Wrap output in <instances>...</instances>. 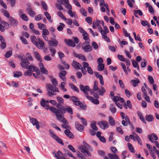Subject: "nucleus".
<instances>
[{
  "label": "nucleus",
  "mask_w": 159,
  "mask_h": 159,
  "mask_svg": "<svg viewBox=\"0 0 159 159\" xmlns=\"http://www.w3.org/2000/svg\"><path fill=\"white\" fill-rule=\"evenodd\" d=\"M44 14L47 19L49 20V21L50 22H52V20L51 19V17L50 14L47 11L45 12Z\"/></svg>",
  "instance_id": "34"
},
{
  "label": "nucleus",
  "mask_w": 159,
  "mask_h": 159,
  "mask_svg": "<svg viewBox=\"0 0 159 159\" xmlns=\"http://www.w3.org/2000/svg\"><path fill=\"white\" fill-rule=\"evenodd\" d=\"M26 10L28 12V14L32 17H34L36 15L35 12L33 11L32 8L31 7H28L26 8Z\"/></svg>",
  "instance_id": "17"
},
{
  "label": "nucleus",
  "mask_w": 159,
  "mask_h": 159,
  "mask_svg": "<svg viewBox=\"0 0 159 159\" xmlns=\"http://www.w3.org/2000/svg\"><path fill=\"white\" fill-rule=\"evenodd\" d=\"M86 97L94 104L98 105L99 103V101L97 99H94L91 96L86 95Z\"/></svg>",
  "instance_id": "13"
},
{
  "label": "nucleus",
  "mask_w": 159,
  "mask_h": 159,
  "mask_svg": "<svg viewBox=\"0 0 159 159\" xmlns=\"http://www.w3.org/2000/svg\"><path fill=\"white\" fill-rule=\"evenodd\" d=\"M69 86L71 87V88L74 91H76L77 92H79V90L78 88L76 87L75 85L73 84L72 83H70L69 84Z\"/></svg>",
  "instance_id": "32"
},
{
  "label": "nucleus",
  "mask_w": 159,
  "mask_h": 159,
  "mask_svg": "<svg viewBox=\"0 0 159 159\" xmlns=\"http://www.w3.org/2000/svg\"><path fill=\"white\" fill-rule=\"evenodd\" d=\"M85 20L89 24H91L92 23V19L91 17H86L85 18Z\"/></svg>",
  "instance_id": "63"
},
{
  "label": "nucleus",
  "mask_w": 159,
  "mask_h": 159,
  "mask_svg": "<svg viewBox=\"0 0 159 159\" xmlns=\"http://www.w3.org/2000/svg\"><path fill=\"white\" fill-rule=\"evenodd\" d=\"M48 104V101H46L43 98L41 99L40 102L41 105L46 109H49L52 112L56 114L57 119L59 120V118L62 116V114L66 113L65 108L61 105V103H58L57 104L56 107L58 109L53 107H50Z\"/></svg>",
  "instance_id": "1"
},
{
  "label": "nucleus",
  "mask_w": 159,
  "mask_h": 159,
  "mask_svg": "<svg viewBox=\"0 0 159 159\" xmlns=\"http://www.w3.org/2000/svg\"><path fill=\"white\" fill-rule=\"evenodd\" d=\"M39 67L41 73L46 75L48 74V70L44 67V66L42 63H39Z\"/></svg>",
  "instance_id": "12"
},
{
  "label": "nucleus",
  "mask_w": 159,
  "mask_h": 159,
  "mask_svg": "<svg viewBox=\"0 0 159 159\" xmlns=\"http://www.w3.org/2000/svg\"><path fill=\"white\" fill-rule=\"evenodd\" d=\"M82 49L85 52H91L92 50V47L89 45H85L81 47Z\"/></svg>",
  "instance_id": "14"
},
{
  "label": "nucleus",
  "mask_w": 159,
  "mask_h": 159,
  "mask_svg": "<svg viewBox=\"0 0 159 159\" xmlns=\"http://www.w3.org/2000/svg\"><path fill=\"white\" fill-rule=\"evenodd\" d=\"M58 43V41L56 39H54L49 41L48 44L50 46L55 47L57 46Z\"/></svg>",
  "instance_id": "18"
},
{
  "label": "nucleus",
  "mask_w": 159,
  "mask_h": 159,
  "mask_svg": "<svg viewBox=\"0 0 159 159\" xmlns=\"http://www.w3.org/2000/svg\"><path fill=\"white\" fill-rule=\"evenodd\" d=\"M20 17L21 18V19L25 21H28L29 20V19L26 16V14H24L20 16Z\"/></svg>",
  "instance_id": "42"
},
{
  "label": "nucleus",
  "mask_w": 159,
  "mask_h": 159,
  "mask_svg": "<svg viewBox=\"0 0 159 159\" xmlns=\"http://www.w3.org/2000/svg\"><path fill=\"white\" fill-rule=\"evenodd\" d=\"M35 45L38 49H42L43 48L45 47V43L43 41L38 42Z\"/></svg>",
  "instance_id": "15"
},
{
  "label": "nucleus",
  "mask_w": 159,
  "mask_h": 159,
  "mask_svg": "<svg viewBox=\"0 0 159 159\" xmlns=\"http://www.w3.org/2000/svg\"><path fill=\"white\" fill-rule=\"evenodd\" d=\"M83 144L85 146V148L88 149H89L91 151V150L92 149V148L91 146L90 145H89L87 143L85 142H83Z\"/></svg>",
  "instance_id": "56"
},
{
  "label": "nucleus",
  "mask_w": 159,
  "mask_h": 159,
  "mask_svg": "<svg viewBox=\"0 0 159 159\" xmlns=\"http://www.w3.org/2000/svg\"><path fill=\"white\" fill-rule=\"evenodd\" d=\"M57 99L59 103H62V104L63 103L64 99L58 96L57 97Z\"/></svg>",
  "instance_id": "59"
},
{
  "label": "nucleus",
  "mask_w": 159,
  "mask_h": 159,
  "mask_svg": "<svg viewBox=\"0 0 159 159\" xmlns=\"http://www.w3.org/2000/svg\"><path fill=\"white\" fill-rule=\"evenodd\" d=\"M26 58L25 59H27L28 60L33 61V59L30 55L29 53H27L26 54Z\"/></svg>",
  "instance_id": "57"
},
{
  "label": "nucleus",
  "mask_w": 159,
  "mask_h": 159,
  "mask_svg": "<svg viewBox=\"0 0 159 159\" xmlns=\"http://www.w3.org/2000/svg\"><path fill=\"white\" fill-rule=\"evenodd\" d=\"M68 13L71 17H74L75 18L77 19L78 16L75 11L72 12L71 9H70L68 11Z\"/></svg>",
  "instance_id": "25"
},
{
  "label": "nucleus",
  "mask_w": 159,
  "mask_h": 159,
  "mask_svg": "<svg viewBox=\"0 0 159 159\" xmlns=\"http://www.w3.org/2000/svg\"><path fill=\"white\" fill-rule=\"evenodd\" d=\"M49 131L51 134V136L57 142L62 145H64V143L62 140L58 136L54 134L53 132L51 129L49 130Z\"/></svg>",
  "instance_id": "4"
},
{
  "label": "nucleus",
  "mask_w": 159,
  "mask_h": 159,
  "mask_svg": "<svg viewBox=\"0 0 159 159\" xmlns=\"http://www.w3.org/2000/svg\"><path fill=\"white\" fill-rule=\"evenodd\" d=\"M65 25L64 24L61 23L59 26L57 27V30L59 31H62L63 28L65 27Z\"/></svg>",
  "instance_id": "38"
},
{
  "label": "nucleus",
  "mask_w": 159,
  "mask_h": 159,
  "mask_svg": "<svg viewBox=\"0 0 159 159\" xmlns=\"http://www.w3.org/2000/svg\"><path fill=\"white\" fill-rule=\"evenodd\" d=\"M127 106L130 108H132V106L131 104V102L129 100H127L126 102V104H125V105L124 106V107L126 109H127Z\"/></svg>",
  "instance_id": "46"
},
{
  "label": "nucleus",
  "mask_w": 159,
  "mask_h": 159,
  "mask_svg": "<svg viewBox=\"0 0 159 159\" xmlns=\"http://www.w3.org/2000/svg\"><path fill=\"white\" fill-rule=\"evenodd\" d=\"M32 74V72L30 71L29 70H27L24 73V75L25 76H30Z\"/></svg>",
  "instance_id": "60"
},
{
  "label": "nucleus",
  "mask_w": 159,
  "mask_h": 159,
  "mask_svg": "<svg viewBox=\"0 0 159 159\" xmlns=\"http://www.w3.org/2000/svg\"><path fill=\"white\" fill-rule=\"evenodd\" d=\"M49 49L51 53V56L52 57L54 56L56 53V49L53 47H50L49 48Z\"/></svg>",
  "instance_id": "44"
},
{
  "label": "nucleus",
  "mask_w": 159,
  "mask_h": 159,
  "mask_svg": "<svg viewBox=\"0 0 159 159\" xmlns=\"http://www.w3.org/2000/svg\"><path fill=\"white\" fill-rule=\"evenodd\" d=\"M101 89H98V93L99 95H103L105 92V90L104 88L102 87H101Z\"/></svg>",
  "instance_id": "43"
},
{
  "label": "nucleus",
  "mask_w": 159,
  "mask_h": 159,
  "mask_svg": "<svg viewBox=\"0 0 159 159\" xmlns=\"http://www.w3.org/2000/svg\"><path fill=\"white\" fill-rule=\"evenodd\" d=\"M32 72L36 71L37 69L39 70V68L34 66L30 65L28 66V68Z\"/></svg>",
  "instance_id": "28"
},
{
  "label": "nucleus",
  "mask_w": 159,
  "mask_h": 159,
  "mask_svg": "<svg viewBox=\"0 0 159 159\" xmlns=\"http://www.w3.org/2000/svg\"><path fill=\"white\" fill-rule=\"evenodd\" d=\"M43 15L41 14H39L37 15L35 17V19L37 21H39L41 20L43 18Z\"/></svg>",
  "instance_id": "47"
},
{
  "label": "nucleus",
  "mask_w": 159,
  "mask_h": 159,
  "mask_svg": "<svg viewBox=\"0 0 159 159\" xmlns=\"http://www.w3.org/2000/svg\"><path fill=\"white\" fill-rule=\"evenodd\" d=\"M31 40L32 42L35 45L38 42L37 38L34 36H31Z\"/></svg>",
  "instance_id": "41"
},
{
  "label": "nucleus",
  "mask_w": 159,
  "mask_h": 159,
  "mask_svg": "<svg viewBox=\"0 0 159 159\" xmlns=\"http://www.w3.org/2000/svg\"><path fill=\"white\" fill-rule=\"evenodd\" d=\"M58 16L61 18L63 20H66V18L63 15L62 13L61 12H58L57 13Z\"/></svg>",
  "instance_id": "55"
},
{
  "label": "nucleus",
  "mask_w": 159,
  "mask_h": 159,
  "mask_svg": "<svg viewBox=\"0 0 159 159\" xmlns=\"http://www.w3.org/2000/svg\"><path fill=\"white\" fill-rule=\"evenodd\" d=\"M64 133L66 135L70 138L73 139L74 136L69 130V129H66L64 131Z\"/></svg>",
  "instance_id": "20"
},
{
  "label": "nucleus",
  "mask_w": 159,
  "mask_h": 159,
  "mask_svg": "<svg viewBox=\"0 0 159 159\" xmlns=\"http://www.w3.org/2000/svg\"><path fill=\"white\" fill-rule=\"evenodd\" d=\"M80 12L83 16H87V11L84 8H81L80 9Z\"/></svg>",
  "instance_id": "53"
},
{
  "label": "nucleus",
  "mask_w": 159,
  "mask_h": 159,
  "mask_svg": "<svg viewBox=\"0 0 159 159\" xmlns=\"http://www.w3.org/2000/svg\"><path fill=\"white\" fill-rule=\"evenodd\" d=\"M91 128L95 131H97L98 130V128L96 125V123L93 122L91 124Z\"/></svg>",
  "instance_id": "51"
},
{
  "label": "nucleus",
  "mask_w": 159,
  "mask_h": 159,
  "mask_svg": "<svg viewBox=\"0 0 159 159\" xmlns=\"http://www.w3.org/2000/svg\"><path fill=\"white\" fill-rule=\"evenodd\" d=\"M68 13L71 17H74L75 18L77 19L78 16L75 11L72 12L71 9H70L68 11Z\"/></svg>",
  "instance_id": "24"
},
{
  "label": "nucleus",
  "mask_w": 159,
  "mask_h": 159,
  "mask_svg": "<svg viewBox=\"0 0 159 159\" xmlns=\"http://www.w3.org/2000/svg\"><path fill=\"white\" fill-rule=\"evenodd\" d=\"M92 45L93 48L95 49H97L98 48V44L95 42L93 41L92 43Z\"/></svg>",
  "instance_id": "54"
},
{
  "label": "nucleus",
  "mask_w": 159,
  "mask_h": 159,
  "mask_svg": "<svg viewBox=\"0 0 159 159\" xmlns=\"http://www.w3.org/2000/svg\"><path fill=\"white\" fill-rule=\"evenodd\" d=\"M106 34H103L102 35V36L103 39L107 42H110L111 40L110 38L107 36Z\"/></svg>",
  "instance_id": "50"
},
{
  "label": "nucleus",
  "mask_w": 159,
  "mask_h": 159,
  "mask_svg": "<svg viewBox=\"0 0 159 159\" xmlns=\"http://www.w3.org/2000/svg\"><path fill=\"white\" fill-rule=\"evenodd\" d=\"M48 91L49 93L50 94V95H56V93H54L55 92H59V91L58 89L55 86H53L52 84H48Z\"/></svg>",
  "instance_id": "2"
},
{
  "label": "nucleus",
  "mask_w": 159,
  "mask_h": 159,
  "mask_svg": "<svg viewBox=\"0 0 159 159\" xmlns=\"http://www.w3.org/2000/svg\"><path fill=\"white\" fill-rule=\"evenodd\" d=\"M66 111L68 113L70 114H73V110L72 108L70 106H68L65 108Z\"/></svg>",
  "instance_id": "40"
},
{
  "label": "nucleus",
  "mask_w": 159,
  "mask_h": 159,
  "mask_svg": "<svg viewBox=\"0 0 159 159\" xmlns=\"http://www.w3.org/2000/svg\"><path fill=\"white\" fill-rule=\"evenodd\" d=\"M77 156L79 158H81L82 159H87L86 157L83 154L80 153H79L77 154Z\"/></svg>",
  "instance_id": "64"
},
{
  "label": "nucleus",
  "mask_w": 159,
  "mask_h": 159,
  "mask_svg": "<svg viewBox=\"0 0 159 159\" xmlns=\"http://www.w3.org/2000/svg\"><path fill=\"white\" fill-rule=\"evenodd\" d=\"M80 31L82 34L83 39L85 40L87 44H89V39L88 37V34L81 27H79Z\"/></svg>",
  "instance_id": "3"
},
{
  "label": "nucleus",
  "mask_w": 159,
  "mask_h": 159,
  "mask_svg": "<svg viewBox=\"0 0 159 159\" xmlns=\"http://www.w3.org/2000/svg\"><path fill=\"white\" fill-rule=\"evenodd\" d=\"M109 122L111 126H114L115 125V122L111 116H109L108 118Z\"/></svg>",
  "instance_id": "30"
},
{
  "label": "nucleus",
  "mask_w": 159,
  "mask_h": 159,
  "mask_svg": "<svg viewBox=\"0 0 159 159\" xmlns=\"http://www.w3.org/2000/svg\"><path fill=\"white\" fill-rule=\"evenodd\" d=\"M21 59L22 61L20 63L21 66L23 68L27 69L30 63L29 61L27 59L23 57H21Z\"/></svg>",
  "instance_id": "5"
},
{
  "label": "nucleus",
  "mask_w": 159,
  "mask_h": 159,
  "mask_svg": "<svg viewBox=\"0 0 159 159\" xmlns=\"http://www.w3.org/2000/svg\"><path fill=\"white\" fill-rule=\"evenodd\" d=\"M122 126L120 125L119 127H116V129L117 132L121 134H123V132L121 128Z\"/></svg>",
  "instance_id": "48"
},
{
  "label": "nucleus",
  "mask_w": 159,
  "mask_h": 159,
  "mask_svg": "<svg viewBox=\"0 0 159 159\" xmlns=\"http://www.w3.org/2000/svg\"><path fill=\"white\" fill-rule=\"evenodd\" d=\"M140 82V81L138 78H137L136 80H132L131 81V83L134 87H136Z\"/></svg>",
  "instance_id": "23"
},
{
  "label": "nucleus",
  "mask_w": 159,
  "mask_h": 159,
  "mask_svg": "<svg viewBox=\"0 0 159 159\" xmlns=\"http://www.w3.org/2000/svg\"><path fill=\"white\" fill-rule=\"evenodd\" d=\"M81 152L84 153V155L86 157H89L91 156L90 153L87 151L86 149L83 148H82L81 149Z\"/></svg>",
  "instance_id": "26"
},
{
  "label": "nucleus",
  "mask_w": 159,
  "mask_h": 159,
  "mask_svg": "<svg viewBox=\"0 0 159 159\" xmlns=\"http://www.w3.org/2000/svg\"><path fill=\"white\" fill-rule=\"evenodd\" d=\"M104 68V65L102 63L99 64L98 66V70L99 71H102L103 70Z\"/></svg>",
  "instance_id": "39"
},
{
  "label": "nucleus",
  "mask_w": 159,
  "mask_h": 159,
  "mask_svg": "<svg viewBox=\"0 0 159 159\" xmlns=\"http://www.w3.org/2000/svg\"><path fill=\"white\" fill-rule=\"evenodd\" d=\"M41 3L43 9L45 11H47L48 10V6L46 3L43 1H42Z\"/></svg>",
  "instance_id": "49"
},
{
  "label": "nucleus",
  "mask_w": 159,
  "mask_h": 159,
  "mask_svg": "<svg viewBox=\"0 0 159 159\" xmlns=\"http://www.w3.org/2000/svg\"><path fill=\"white\" fill-rule=\"evenodd\" d=\"M128 148L130 151L134 153V150L132 146V145L130 143H128Z\"/></svg>",
  "instance_id": "45"
},
{
  "label": "nucleus",
  "mask_w": 159,
  "mask_h": 159,
  "mask_svg": "<svg viewBox=\"0 0 159 159\" xmlns=\"http://www.w3.org/2000/svg\"><path fill=\"white\" fill-rule=\"evenodd\" d=\"M145 118L146 120L149 122L152 121L154 120V117L152 115H147Z\"/></svg>",
  "instance_id": "29"
},
{
  "label": "nucleus",
  "mask_w": 159,
  "mask_h": 159,
  "mask_svg": "<svg viewBox=\"0 0 159 159\" xmlns=\"http://www.w3.org/2000/svg\"><path fill=\"white\" fill-rule=\"evenodd\" d=\"M35 72L36 74L33 73L32 74L33 76L36 78H39V76L40 75L39 70L37 69Z\"/></svg>",
  "instance_id": "58"
},
{
  "label": "nucleus",
  "mask_w": 159,
  "mask_h": 159,
  "mask_svg": "<svg viewBox=\"0 0 159 159\" xmlns=\"http://www.w3.org/2000/svg\"><path fill=\"white\" fill-rule=\"evenodd\" d=\"M67 74L66 71L63 70L60 72L59 74V77L63 80L65 81L66 79V75Z\"/></svg>",
  "instance_id": "16"
},
{
  "label": "nucleus",
  "mask_w": 159,
  "mask_h": 159,
  "mask_svg": "<svg viewBox=\"0 0 159 159\" xmlns=\"http://www.w3.org/2000/svg\"><path fill=\"white\" fill-rule=\"evenodd\" d=\"M20 39L22 43L25 44H28L29 43L27 40L22 36L20 37Z\"/></svg>",
  "instance_id": "52"
},
{
  "label": "nucleus",
  "mask_w": 159,
  "mask_h": 159,
  "mask_svg": "<svg viewBox=\"0 0 159 159\" xmlns=\"http://www.w3.org/2000/svg\"><path fill=\"white\" fill-rule=\"evenodd\" d=\"M98 81L97 80H95L94 82V85L93 87V89L94 91H97L98 90Z\"/></svg>",
  "instance_id": "37"
},
{
  "label": "nucleus",
  "mask_w": 159,
  "mask_h": 159,
  "mask_svg": "<svg viewBox=\"0 0 159 159\" xmlns=\"http://www.w3.org/2000/svg\"><path fill=\"white\" fill-rule=\"evenodd\" d=\"M12 55V52L11 51H7L5 54V56L7 58L10 57Z\"/></svg>",
  "instance_id": "62"
},
{
  "label": "nucleus",
  "mask_w": 159,
  "mask_h": 159,
  "mask_svg": "<svg viewBox=\"0 0 159 159\" xmlns=\"http://www.w3.org/2000/svg\"><path fill=\"white\" fill-rule=\"evenodd\" d=\"M79 87L81 91L83 92L86 95L88 96V90H89V87L88 86H84L81 84L80 85Z\"/></svg>",
  "instance_id": "7"
},
{
  "label": "nucleus",
  "mask_w": 159,
  "mask_h": 159,
  "mask_svg": "<svg viewBox=\"0 0 159 159\" xmlns=\"http://www.w3.org/2000/svg\"><path fill=\"white\" fill-rule=\"evenodd\" d=\"M139 14V16H141L143 15V13L142 11L139 10H134V14Z\"/></svg>",
  "instance_id": "61"
},
{
  "label": "nucleus",
  "mask_w": 159,
  "mask_h": 159,
  "mask_svg": "<svg viewBox=\"0 0 159 159\" xmlns=\"http://www.w3.org/2000/svg\"><path fill=\"white\" fill-rule=\"evenodd\" d=\"M108 156L111 159H120L118 156L116 154L113 155L110 153L108 154Z\"/></svg>",
  "instance_id": "31"
},
{
  "label": "nucleus",
  "mask_w": 159,
  "mask_h": 159,
  "mask_svg": "<svg viewBox=\"0 0 159 159\" xmlns=\"http://www.w3.org/2000/svg\"><path fill=\"white\" fill-rule=\"evenodd\" d=\"M137 114L139 119L144 123L146 124V121L143 116L142 113L140 111H139L137 112Z\"/></svg>",
  "instance_id": "22"
},
{
  "label": "nucleus",
  "mask_w": 159,
  "mask_h": 159,
  "mask_svg": "<svg viewBox=\"0 0 159 159\" xmlns=\"http://www.w3.org/2000/svg\"><path fill=\"white\" fill-rule=\"evenodd\" d=\"M110 110L111 111L112 113H115L116 111V109L115 106L112 104L111 105Z\"/></svg>",
  "instance_id": "36"
},
{
  "label": "nucleus",
  "mask_w": 159,
  "mask_h": 159,
  "mask_svg": "<svg viewBox=\"0 0 159 159\" xmlns=\"http://www.w3.org/2000/svg\"><path fill=\"white\" fill-rule=\"evenodd\" d=\"M76 129L79 131L82 132L84 128L83 125H81L79 124L78 122H76L75 124Z\"/></svg>",
  "instance_id": "21"
},
{
  "label": "nucleus",
  "mask_w": 159,
  "mask_h": 159,
  "mask_svg": "<svg viewBox=\"0 0 159 159\" xmlns=\"http://www.w3.org/2000/svg\"><path fill=\"white\" fill-rule=\"evenodd\" d=\"M64 2L66 4V8L70 9H72V8L71 5L69 3V0H64Z\"/></svg>",
  "instance_id": "33"
},
{
  "label": "nucleus",
  "mask_w": 159,
  "mask_h": 159,
  "mask_svg": "<svg viewBox=\"0 0 159 159\" xmlns=\"http://www.w3.org/2000/svg\"><path fill=\"white\" fill-rule=\"evenodd\" d=\"M34 54L35 57L40 62L42 61V59L40 57V55L37 51H35L34 52Z\"/></svg>",
  "instance_id": "27"
},
{
  "label": "nucleus",
  "mask_w": 159,
  "mask_h": 159,
  "mask_svg": "<svg viewBox=\"0 0 159 159\" xmlns=\"http://www.w3.org/2000/svg\"><path fill=\"white\" fill-rule=\"evenodd\" d=\"M63 114H62V116L59 118V120L57 119L58 120H60L61 122L64 123H68L67 121L65 119V118H63Z\"/></svg>",
  "instance_id": "35"
},
{
  "label": "nucleus",
  "mask_w": 159,
  "mask_h": 159,
  "mask_svg": "<svg viewBox=\"0 0 159 159\" xmlns=\"http://www.w3.org/2000/svg\"><path fill=\"white\" fill-rule=\"evenodd\" d=\"M98 125L100 128L103 129H105L108 127V122L105 121H99L98 123Z\"/></svg>",
  "instance_id": "10"
},
{
  "label": "nucleus",
  "mask_w": 159,
  "mask_h": 159,
  "mask_svg": "<svg viewBox=\"0 0 159 159\" xmlns=\"http://www.w3.org/2000/svg\"><path fill=\"white\" fill-rule=\"evenodd\" d=\"M70 100L72 101L74 105L78 106L81 103V102L80 101L79 98L75 96H72L71 97Z\"/></svg>",
  "instance_id": "6"
},
{
  "label": "nucleus",
  "mask_w": 159,
  "mask_h": 159,
  "mask_svg": "<svg viewBox=\"0 0 159 159\" xmlns=\"http://www.w3.org/2000/svg\"><path fill=\"white\" fill-rule=\"evenodd\" d=\"M71 65L75 69H78L81 68L82 66L81 64L75 60L73 61Z\"/></svg>",
  "instance_id": "11"
},
{
  "label": "nucleus",
  "mask_w": 159,
  "mask_h": 159,
  "mask_svg": "<svg viewBox=\"0 0 159 159\" xmlns=\"http://www.w3.org/2000/svg\"><path fill=\"white\" fill-rule=\"evenodd\" d=\"M30 121L32 123L33 125H36V127L37 129H39L40 128L39 122L37 119L34 118L30 117Z\"/></svg>",
  "instance_id": "9"
},
{
  "label": "nucleus",
  "mask_w": 159,
  "mask_h": 159,
  "mask_svg": "<svg viewBox=\"0 0 159 159\" xmlns=\"http://www.w3.org/2000/svg\"><path fill=\"white\" fill-rule=\"evenodd\" d=\"M10 24L13 27H17L18 24V21L12 17H10L9 19Z\"/></svg>",
  "instance_id": "8"
},
{
  "label": "nucleus",
  "mask_w": 159,
  "mask_h": 159,
  "mask_svg": "<svg viewBox=\"0 0 159 159\" xmlns=\"http://www.w3.org/2000/svg\"><path fill=\"white\" fill-rule=\"evenodd\" d=\"M65 42L67 45L70 46L74 47L75 46L74 41H73L70 39L65 40Z\"/></svg>",
  "instance_id": "19"
}]
</instances>
